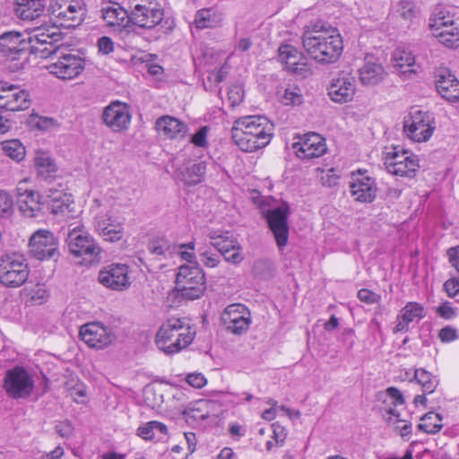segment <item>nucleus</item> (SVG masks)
<instances>
[{
	"label": "nucleus",
	"mask_w": 459,
	"mask_h": 459,
	"mask_svg": "<svg viewBox=\"0 0 459 459\" xmlns=\"http://www.w3.org/2000/svg\"><path fill=\"white\" fill-rule=\"evenodd\" d=\"M102 119L106 126L118 132L128 126L131 116L125 104L115 101L104 108Z\"/></svg>",
	"instance_id": "24"
},
{
	"label": "nucleus",
	"mask_w": 459,
	"mask_h": 459,
	"mask_svg": "<svg viewBox=\"0 0 459 459\" xmlns=\"http://www.w3.org/2000/svg\"><path fill=\"white\" fill-rule=\"evenodd\" d=\"M222 256L226 262L231 263L233 264H239L245 259V255L242 251V247H237L236 250H230Z\"/></svg>",
	"instance_id": "53"
},
{
	"label": "nucleus",
	"mask_w": 459,
	"mask_h": 459,
	"mask_svg": "<svg viewBox=\"0 0 459 459\" xmlns=\"http://www.w3.org/2000/svg\"><path fill=\"white\" fill-rule=\"evenodd\" d=\"M444 290L450 298L455 297L459 293V279L452 278L446 281Z\"/></svg>",
	"instance_id": "59"
},
{
	"label": "nucleus",
	"mask_w": 459,
	"mask_h": 459,
	"mask_svg": "<svg viewBox=\"0 0 459 459\" xmlns=\"http://www.w3.org/2000/svg\"><path fill=\"white\" fill-rule=\"evenodd\" d=\"M351 195L358 202L371 203L376 197V187L374 180L361 175L360 178H354L350 185Z\"/></svg>",
	"instance_id": "29"
},
{
	"label": "nucleus",
	"mask_w": 459,
	"mask_h": 459,
	"mask_svg": "<svg viewBox=\"0 0 459 459\" xmlns=\"http://www.w3.org/2000/svg\"><path fill=\"white\" fill-rule=\"evenodd\" d=\"M47 0H14L15 14L23 21H33L45 12Z\"/></svg>",
	"instance_id": "28"
},
{
	"label": "nucleus",
	"mask_w": 459,
	"mask_h": 459,
	"mask_svg": "<svg viewBox=\"0 0 459 459\" xmlns=\"http://www.w3.org/2000/svg\"><path fill=\"white\" fill-rule=\"evenodd\" d=\"M13 209V199L11 195L4 191L0 190V216H9Z\"/></svg>",
	"instance_id": "51"
},
{
	"label": "nucleus",
	"mask_w": 459,
	"mask_h": 459,
	"mask_svg": "<svg viewBox=\"0 0 459 459\" xmlns=\"http://www.w3.org/2000/svg\"><path fill=\"white\" fill-rule=\"evenodd\" d=\"M34 162L40 180L51 181L55 178L56 165L48 153L37 152Z\"/></svg>",
	"instance_id": "34"
},
{
	"label": "nucleus",
	"mask_w": 459,
	"mask_h": 459,
	"mask_svg": "<svg viewBox=\"0 0 459 459\" xmlns=\"http://www.w3.org/2000/svg\"><path fill=\"white\" fill-rule=\"evenodd\" d=\"M131 27L151 30L164 20V8L160 0H128Z\"/></svg>",
	"instance_id": "4"
},
{
	"label": "nucleus",
	"mask_w": 459,
	"mask_h": 459,
	"mask_svg": "<svg viewBox=\"0 0 459 459\" xmlns=\"http://www.w3.org/2000/svg\"><path fill=\"white\" fill-rule=\"evenodd\" d=\"M383 416L386 423L399 433L402 428L400 423L405 422L404 420L400 419V413L394 408H389Z\"/></svg>",
	"instance_id": "49"
},
{
	"label": "nucleus",
	"mask_w": 459,
	"mask_h": 459,
	"mask_svg": "<svg viewBox=\"0 0 459 459\" xmlns=\"http://www.w3.org/2000/svg\"><path fill=\"white\" fill-rule=\"evenodd\" d=\"M436 88L438 93L450 102L459 100V81L446 68L436 72Z\"/></svg>",
	"instance_id": "25"
},
{
	"label": "nucleus",
	"mask_w": 459,
	"mask_h": 459,
	"mask_svg": "<svg viewBox=\"0 0 459 459\" xmlns=\"http://www.w3.org/2000/svg\"><path fill=\"white\" fill-rule=\"evenodd\" d=\"M95 228L106 241L120 240L124 234L122 224L109 216L97 218Z\"/></svg>",
	"instance_id": "31"
},
{
	"label": "nucleus",
	"mask_w": 459,
	"mask_h": 459,
	"mask_svg": "<svg viewBox=\"0 0 459 459\" xmlns=\"http://www.w3.org/2000/svg\"><path fill=\"white\" fill-rule=\"evenodd\" d=\"M207 127H201L195 134L191 137V143L198 147H206L208 145L207 140Z\"/></svg>",
	"instance_id": "55"
},
{
	"label": "nucleus",
	"mask_w": 459,
	"mask_h": 459,
	"mask_svg": "<svg viewBox=\"0 0 459 459\" xmlns=\"http://www.w3.org/2000/svg\"><path fill=\"white\" fill-rule=\"evenodd\" d=\"M157 130L168 138H184L187 132V126L178 119L165 116L157 119Z\"/></svg>",
	"instance_id": "33"
},
{
	"label": "nucleus",
	"mask_w": 459,
	"mask_h": 459,
	"mask_svg": "<svg viewBox=\"0 0 459 459\" xmlns=\"http://www.w3.org/2000/svg\"><path fill=\"white\" fill-rule=\"evenodd\" d=\"M178 177L186 185L194 186L204 179L206 165L204 161L189 160L178 169Z\"/></svg>",
	"instance_id": "32"
},
{
	"label": "nucleus",
	"mask_w": 459,
	"mask_h": 459,
	"mask_svg": "<svg viewBox=\"0 0 459 459\" xmlns=\"http://www.w3.org/2000/svg\"><path fill=\"white\" fill-rule=\"evenodd\" d=\"M198 255L201 263L206 267L214 268L220 263V255L212 252L208 247H199Z\"/></svg>",
	"instance_id": "45"
},
{
	"label": "nucleus",
	"mask_w": 459,
	"mask_h": 459,
	"mask_svg": "<svg viewBox=\"0 0 459 459\" xmlns=\"http://www.w3.org/2000/svg\"><path fill=\"white\" fill-rule=\"evenodd\" d=\"M438 337L443 342H450L457 339V331L452 326H446L439 331Z\"/></svg>",
	"instance_id": "58"
},
{
	"label": "nucleus",
	"mask_w": 459,
	"mask_h": 459,
	"mask_svg": "<svg viewBox=\"0 0 459 459\" xmlns=\"http://www.w3.org/2000/svg\"><path fill=\"white\" fill-rule=\"evenodd\" d=\"M102 18L107 25L115 30L123 32L129 31L131 22L129 21V8L122 7L118 4L102 8Z\"/></svg>",
	"instance_id": "26"
},
{
	"label": "nucleus",
	"mask_w": 459,
	"mask_h": 459,
	"mask_svg": "<svg viewBox=\"0 0 459 459\" xmlns=\"http://www.w3.org/2000/svg\"><path fill=\"white\" fill-rule=\"evenodd\" d=\"M402 19L410 22L415 16V9L412 2L403 0L399 3L396 10Z\"/></svg>",
	"instance_id": "47"
},
{
	"label": "nucleus",
	"mask_w": 459,
	"mask_h": 459,
	"mask_svg": "<svg viewBox=\"0 0 459 459\" xmlns=\"http://www.w3.org/2000/svg\"><path fill=\"white\" fill-rule=\"evenodd\" d=\"M148 249L159 260L171 258L177 253V246L163 238L152 239L148 244Z\"/></svg>",
	"instance_id": "36"
},
{
	"label": "nucleus",
	"mask_w": 459,
	"mask_h": 459,
	"mask_svg": "<svg viewBox=\"0 0 459 459\" xmlns=\"http://www.w3.org/2000/svg\"><path fill=\"white\" fill-rule=\"evenodd\" d=\"M393 66L401 74L415 73L411 68L415 65V57L411 51L396 48L392 56Z\"/></svg>",
	"instance_id": "35"
},
{
	"label": "nucleus",
	"mask_w": 459,
	"mask_h": 459,
	"mask_svg": "<svg viewBox=\"0 0 459 459\" xmlns=\"http://www.w3.org/2000/svg\"><path fill=\"white\" fill-rule=\"evenodd\" d=\"M358 298L360 301L366 304L377 303L380 296L368 289H361L358 291Z\"/></svg>",
	"instance_id": "54"
},
{
	"label": "nucleus",
	"mask_w": 459,
	"mask_h": 459,
	"mask_svg": "<svg viewBox=\"0 0 459 459\" xmlns=\"http://www.w3.org/2000/svg\"><path fill=\"white\" fill-rule=\"evenodd\" d=\"M411 158H417V156L412 154L409 155L406 151H403L402 153L398 152H389L385 160V169H388V163H392V165H394L395 163L396 166L398 163L411 160Z\"/></svg>",
	"instance_id": "48"
},
{
	"label": "nucleus",
	"mask_w": 459,
	"mask_h": 459,
	"mask_svg": "<svg viewBox=\"0 0 459 459\" xmlns=\"http://www.w3.org/2000/svg\"><path fill=\"white\" fill-rule=\"evenodd\" d=\"M413 380L422 388L424 394H432L438 385V379L424 368H417L414 371Z\"/></svg>",
	"instance_id": "39"
},
{
	"label": "nucleus",
	"mask_w": 459,
	"mask_h": 459,
	"mask_svg": "<svg viewBox=\"0 0 459 459\" xmlns=\"http://www.w3.org/2000/svg\"><path fill=\"white\" fill-rule=\"evenodd\" d=\"M178 291L189 300L199 299L205 290L204 273L197 263L183 264L178 268L176 279Z\"/></svg>",
	"instance_id": "5"
},
{
	"label": "nucleus",
	"mask_w": 459,
	"mask_h": 459,
	"mask_svg": "<svg viewBox=\"0 0 459 459\" xmlns=\"http://www.w3.org/2000/svg\"><path fill=\"white\" fill-rule=\"evenodd\" d=\"M281 100L284 105L299 106L303 102L301 90L298 87H288Z\"/></svg>",
	"instance_id": "46"
},
{
	"label": "nucleus",
	"mask_w": 459,
	"mask_h": 459,
	"mask_svg": "<svg viewBox=\"0 0 459 459\" xmlns=\"http://www.w3.org/2000/svg\"><path fill=\"white\" fill-rule=\"evenodd\" d=\"M355 91L354 76L349 73H342L333 78L328 87V95L334 102L346 103L353 99Z\"/></svg>",
	"instance_id": "21"
},
{
	"label": "nucleus",
	"mask_w": 459,
	"mask_h": 459,
	"mask_svg": "<svg viewBox=\"0 0 459 459\" xmlns=\"http://www.w3.org/2000/svg\"><path fill=\"white\" fill-rule=\"evenodd\" d=\"M85 67V59L77 54H62L57 61L50 64L48 69L50 74L63 80L77 77Z\"/></svg>",
	"instance_id": "16"
},
{
	"label": "nucleus",
	"mask_w": 459,
	"mask_h": 459,
	"mask_svg": "<svg viewBox=\"0 0 459 459\" xmlns=\"http://www.w3.org/2000/svg\"><path fill=\"white\" fill-rule=\"evenodd\" d=\"M208 403L207 401H199L196 403L197 407L189 408L184 411V414L186 417L193 418L195 420H206L209 417L208 412L201 414L202 406L206 405Z\"/></svg>",
	"instance_id": "52"
},
{
	"label": "nucleus",
	"mask_w": 459,
	"mask_h": 459,
	"mask_svg": "<svg viewBox=\"0 0 459 459\" xmlns=\"http://www.w3.org/2000/svg\"><path fill=\"white\" fill-rule=\"evenodd\" d=\"M35 387L33 376L22 366H15L5 371L3 389L13 400H26L31 396Z\"/></svg>",
	"instance_id": "6"
},
{
	"label": "nucleus",
	"mask_w": 459,
	"mask_h": 459,
	"mask_svg": "<svg viewBox=\"0 0 459 459\" xmlns=\"http://www.w3.org/2000/svg\"><path fill=\"white\" fill-rule=\"evenodd\" d=\"M273 126L262 116H249L238 119L231 128V138L245 152H253L265 147L272 140Z\"/></svg>",
	"instance_id": "2"
},
{
	"label": "nucleus",
	"mask_w": 459,
	"mask_h": 459,
	"mask_svg": "<svg viewBox=\"0 0 459 459\" xmlns=\"http://www.w3.org/2000/svg\"><path fill=\"white\" fill-rule=\"evenodd\" d=\"M446 253L451 265L459 273V246L450 247Z\"/></svg>",
	"instance_id": "64"
},
{
	"label": "nucleus",
	"mask_w": 459,
	"mask_h": 459,
	"mask_svg": "<svg viewBox=\"0 0 459 459\" xmlns=\"http://www.w3.org/2000/svg\"><path fill=\"white\" fill-rule=\"evenodd\" d=\"M298 139L292 143V149L299 159L320 157L326 152L325 139L316 133H308Z\"/></svg>",
	"instance_id": "19"
},
{
	"label": "nucleus",
	"mask_w": 459,
	"mask_h": 459,
	"mask_svg": "<svg viewBox=\"0 0 459 459\" xmlns=\"http://www.w3.org/2000/svg\"><path fill=\"white\" fill-rule=\"evenodd\" d=\"M49 11L57 26L66 29L79 26L84 18V11L78 1L56 2L51 4Z\"/></svg>",
	"instance_id": "12"
},
{
	"label": "nucleus",
	"mask_w": 459,
	"mask_h": 459,
	"mask_svg": "<svg viewBox=\"0 0 459 459\" xmlns=\"http://www.w3.org/2000/svg\"><path fill=\"white\" fill-rule=\"evenodd\" d=\"M80 336L90 348L97 350L107 348L116 338L112 329L100 322H91L82 325Z\"/></svg>",
	"instance_id": "15"
},
{
	"label": "nucleus",
	"mask_w": 459,
	"mask_h": 459,
	"mask_svg": "<svg viewBox=\"0 0 459 459\" xmlns=\"http://www.w3.org/2000/svg\"><path fill=\"white\" fill-rule=\"evenodd\" d=\"M49 29L38 27L32 30H28L31 37L30 54L39 55L41 58L56 54L59 51L62 40V35L57 27Z\"/></svg>",
	"instance_id": "10"
},
{
	"label": "nucleus",
	"mask_w": 459,
	"mask_h": 459,
	"mask_svg": "<svg viewBox=\"0 0 459 459\" xmlns=\"http://www.w3.org/2000/svg\"><path fill=\"white\" fill-rule=\"evenodd\" d=\"M435 37L438 39V41L446 46L447 48H456L459 42V31L450 32V33H437Z\"/></svg>",
	"instance_id": "50"
},
{
	"label": "nucleus",
	"mask_w": 459,
	"mask_h": 459,
	"mask_svg": "<svg viewBox=\"0 0 459 459\" xmlns=\"http://www.w3.org/2000/svg\"><path fill=\"white\" fill-rule=\"evenodd\" d=\"M186 382L195 388H202L206 385L207 380L201 373H191L187 375Z\"/></svg>",
	"instance_id": "56"
},
{
	"label": "nucleus",
	"mask_w": 459,
	"mask_h": 459,
	"mask_svg": "<svg viewBox=\"0 0 459 459\" xmlns=\"http://www.w3.org/2000/svg\"><path fill=\"white\" fill-rule=\"evenodd\" d=\"M210 238L212 246L218 250L221 255H223L230 250H236L237 247H241L238 239L233 236H230L229 232H226L224 235H218L216 232H213L210 235Z\"/></svg>",
	"instance_id": "37"
},
{
	"label": "nucleus",
	"mask_w": 459,
	"mask_h": 459,
	"mask_svg": "<svg viewBox=\"0 0 459 459\" xmlns=\"http://www.w3.org/2000/svg\"><path fill=\"white\" fill-rule=\"evenodd\" d=\"M153 428H158L162 436L168 434V428L162 422L157 420L149 421L137 429V435L144 440H152L155 437Z\"/></svg>",
	"instance_id": "43"
},
{
	"label": "nucleus",
	"mask_w": 459,
	"mask_h": 459,
	"mask_svg": "<svg viewBox=\"0 0 459 459\" xmlns=\"http://www.w3.org/2000/svg\"><path fill=\"white\" fill-rule=\"evenodd\" d=\"M372 57H366L364 65L359 69V80L364 85H377L386 75L384 66Z\"/></svg>",
	"instance_id": "30"
},
{
	"label": "nucleus",
	"mask_w": 459,
	"mask_h": 459,
	"mask_svg": "<svg viewBox=\"0 0 459 459\" xmlns=\"http://www.w3.org/2000/svg\"><path fill=\"white\" fill-rule=\"evenodd\" d=\"M418 168H419L418 158H411V160H409L407 161H403L402 163H398L396 166H395V164L392 165V163H388L387 171L390 174H393L395 176L411 178L414 176Z\"/></svg>",
	"instance_id": "40"
},
{
	"label": "nucleus",
	"mask_w": 459,
	"mask_h": 459,
	"mask_svg": "<svg viewBox=\"0 0 459 459\" xmlns=\"http://www.w3.org/2000/svg\"><path fill=\"white\" fill-rule=\"evenodd\" d=\"M437 314L445 319H452L455 316V311L448 301L442 303L437 308Z\"/></svg>",
	"instance_id": "61"
},
{
	"label": "nucleus",
	"mask_w": 459,
	"mask_h": 459,
	"mask_svg": "<svg viewBox=\"0 0 459 459\" xmlns=\"http://www.w3.org/2000/svg\"><path fill=\"white\" fill-rule=\"evenodd\" d=\"M278 52L279 60L285 64L288 71L302 77H307L310 74L306 58L296 48L283 45L279 48Z\"/></svg>",
	"instance_id": "23"
},
{
	"label": "nucleus",
	"mask_w": 459,
	"mask_h": 459,
	"mask_svg": "<svg viewBox=\"0 0 459 459\" xmlns=\"http://www.w3.org/2000/svg\"><path fill=\"white\" fill-rule=\"evenodd\" d=\"M30 106V94L18 85L0 81V108L21 111Z\"/></svg>",
	"instance_id": "14"
},
{
	"label": "nucleus",
	"mask_w": 459,
	"mask_h": 459,
	"mask_svg": "<svg viewBox=\"0 0 459 459\" xmlns=\"http://www.w3.org/2000/svg\"><path fill=\"white\" fill-rule=\"evenodd\" d=\"M386 394L394 400L392 403L394 406L404 403V397L398 388L394 386L388 387Z\"/></svg>",
	"instance_id": "63"
},
{
	"label": "nucleus",
	"mask_w": 459,
	"mask_h": 459,
	"mask_svg": "<svg viewBox=\"0 0 459 459\" xmlns=\"http://www.w3.org/2000/svg\"><path fill=\"white\" fill-rule=\"evenodd\" d=\"M423 423L418 425L420 430L428 434H436L443 428L442 417L439 413L428 412L421 418Z\"/></svg>",
	"instance_id": "41"
},
{
	"label": "nucleus",
	"mask_w": 459,
	"mask_h": 459,
	"mask_svg": "<svg viewBox=\"0 0 459 459\" xmlns=\"http://www.w3.org/2000/svg\"><path fill=\"white\" fill-rule=\"evenodd\" d=\"M16 202L22 214L29 218L36 217L41 210L40 195L38 192L28 189L26 181H20L16 189Z\"/></svg>",
	"instance_id": "22"
},
{
	"label": "nucleus",
	"mask_w": 459,
	"mask_h": 459,
	"mask_svg": "<svg viewBox=\"0 0 459 459\" xmlns=\"http://www.w3.org/2000/svg\"><path fill=\"white\" fill-rule=\"evenodd\" d=\"M221 20V14L213 8L199 10L195 17V23L198 29L215 27Z\"/></svg>",
	"instance_id": "38"
},
{
	"label": "nucleus",
	"mask_w": 459,
	"mask_h": 459,
	"mask_svg": "<svg viewBox=\"0 0 459 459\" xmlns=\"http://www.w3.org/2000/svg\"><path fill=\"white\" fill-rule=\"evenodd\" d=\"M221 323L225 329L234 334L240 335L249 328L250 313L242 304L228 306L221 315Z\"/></svg>",
	"instance_id": "17"
},
{
	"label": "nucleus",
	"mask_w": 459,
	"mask_h": 459,
	"mask_svg": "<svg viewBox=\"0 0 459 459\" xmlns=\"http://www.w3.org/2000/svg\"><path fill=\"white\" fill-rule=\"evenodd\" d=\"M48 192V197L50 198L53 202L51 206V212L53 213H65L66 211H68L69 204H66L68 198L66 197L65 194H64L62 191L52 188H49Z\"/></svg>",
	"instance_id": "44"
},
{
	"label": "nucleus",
	"mask_w": 459,
	"mask_h": 459,
	"mask_svg": "<svg viewBox=\"0 0 459 459\" xmlns=\"http://www.w3.org/2000/svg\"><path fill=\"white\" fill-rule=\"evenodd\" d=\"M30 253L38 260L53 258L58 255L57 241L49 230H39L30 238Z\"/></svg>",
	"instance_id": "18"
},
{
	"label": "nucleus",
	"mask_w": 459,
	"mask_h": 459,
	"mask_svg": "<svg viewBox=\"0 0 459 459\" xmlns=\"http://www.w3.org/2000/svg\"><path fill=\"white\" fill-rule=\"evenodd\" d=\"M425 316L424 307L418 302H408L397 316V324L394 333L407 332L409 324L414 320H420Z\"/></svg>",
	"instance_id": "27"
},
{
	"label": "nucleus",
	"mask_w": 459,
	"mask_h": 459,
	"mask_svg": "<svg viewBox=\"0 0 459 459\" xmlns=\"http://www.w3.org/2000/svg\"><path fill=\"white\" fill-rule=\"evenodd\" d=\"M436 15L435 18L431 19L430 28L432 31L440 30L442 26H445L446 24H454V21L451 17H446L444 15Z\"/></svg>",
	"instance_id": "60"
},
{
	"label": "nucleus",
	"mask_w": 459,
	"mask_h": 459,
	"mask_svg": "<svg viewBox=\"0 0 459 459\" xmlns=\"http://www.w3.org/2000/svg\"><path fill=\"white\" fill-rule=\"evenodd\" d=\"M195 334V328L186 318L170 317L160 326L155 343L165 354L173 355L188 347Z\"/></svg>",
	"instance_id": "3"
},
{
	"label": "nucleus",
	"mask_w": 459,
	"mask_h": 459,
	"mask_svg": "<svg viewBox=\"0 0 459 459\" xmlns=\"http://www.w3.org/2000/svg\"><path fill=\"white\" fill-rule=\"evenodd\" d=\"M99 51L103 55H108L114 51V42L107 36H103L98 40Z\"/></svg>",
	"instance_id": "57"
},
{
	"label": "nucleus",
	"mask_w": 459,
	"mask_h": 459,
	"mask_svg": "<svg viewBox=\"0 0 459 459\" xmlns=\"http://www.w3.org/2000/svg\"><path fill=\"white\" fill-rule=\"evenodd\" d=\"M30 270L24 257L18 254L0 257V282L8 288H18L28 280Z\"/></svg>",
	"instance_id": "7"
},
{
	"label": "nucleus",
	"mask_w": 459,
	"mask_h": 459,
	"mask_svg": "<svg viewBox=\"0 0 459 459\" xmlns=\"http://www.w3.org/2000/svg\"><path fill=\"white\" fill-rule=\"evenodd\" d=\"M290 206L287 203L270 209L266 212L265 219L270 230L272 231L278 248L283 250L289 240V223Z\"/></svg>",
	"instance_id": "11"
},
{
	"label": "nucleus",
	"mask_w": 459,
	"mask_h": 459,
	"mask_svg": "<svg viewBox=\"0 0 459 459\" xmlns=\"http://www.w3.org/2000/svg\"><path fill=\"white\" fill-rule=\"evenodd\" d=\"M302 44L307 55L320 64L336 62L343 50L342 39L338 30L317 23L303 33Z\"/></svg>",
	"instance_id": "1"
},
{
	"label": "nucleus",
	"mask_w": 459,
	"mask_h": 459,
	"mask_svg": "<svg viewBox=\"0 0 459 459\" xmlns=\"http://www.w3.org/2000/svg\"><path fill=\"white\" fill-rule=\"evenodd\" d=\"M2 150L5 155L16 161L24 159L26 152L22 143L16 139L4 141L1 143Z\"/></svg>",
	"instance_id": "42"
},
{
	"label": "nucleus",
	"mask_w": 459,
	"mask_h": 459,
	"mask_svg": "<svg viewBox=\"0 0 459 459\" xmlns=\"http://www.w3.org/2000/svg\"><path fill=\"white\" fill-rule=\"evenodd\" d=\"M55 429L56 433L62 437H69L73 435V426L70 422L65 421L56 425Z\"/></svg>",
	"instance_id": "62"
},
{
	"label": "nucleus",
	"mask_w": 459,
	"mask_h": 459,
	"mask_svg": "<svg viewBox=\"0 0 459 459\" xmlns=\"http://www.w3.org/2000/svg\"><path fill=\"white\" fill-rule=\"evenodd\" d=\"M99 281L114 290H123L129 287L128 267L122 264H112L99 273Z\"/></svg>",
	"instance_id": "20"
},
{
	"label": "nucleus",
	"mask_w": 459,
	"mask_h": 459,
	"mask_svg": "<svg viewBox=\"0 0 459 459\" xmlns=\"http://www.w3.org/2000/svg\"><path fill=\"white\" fill-rule=\"evenodd\" d=\"M65 241L70 253L74 256H84L92 261L100 254V247L82 225L69 229Z\"/></svg>",
	"instance_id": "8"
},
{
	"label": "nucleus",
	"mask_w": 459,
	"mask_h": 459,
	"mask_svg": "<svg viewBox=\"0 0 459 459\" xmlns=\"http://www.w3.org/2000/svg\"><path fill=\"white\" fill-rule=\"evenodd\" d=\"M30 46L31 37L28 30H12L0 35V52L12 60L19 59L22 54H30Z\"/></svg>",
	"instance_id": "13"
},
{
	"label": "nucleus",
	"mask_w": 459,
	"mask_h": 459,
	"mask_svg": "<svg viewBox=\"0 0 459 459\" xmlns=\"http://www.w3.org/2000/svg\"><path fill=\"white\" fill-rule=\"evenodd\" d=\"M435 129V118L432 113L412 108L410 118L404 122L407 136L414 142L428 141Z\"/></svg>",
	"instance_id": "9"
}]
</instances>
